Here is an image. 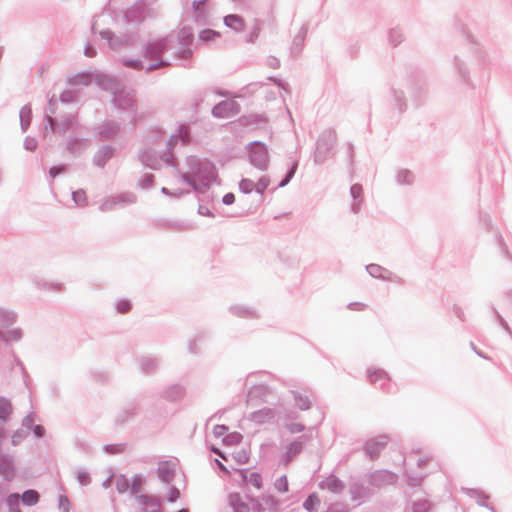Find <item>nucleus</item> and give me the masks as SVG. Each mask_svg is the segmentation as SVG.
I'll use <instances>...</instances> for the list:
<instances>
[{"label":"nucleus","mask_w":512,"mask_h":512,"mask_svg":"<svg viewBox=\"0 0 512 512\" xmlns=\"http://www.w3.org/2000/svg\"><path fill=\"white\" fill-rule=\"evenodd\" d=\"M224 23L226 26L236 30L242 31L245 28V22L242 17L239 15L231 14L224 18Z\"/></svg>","instance_id":"nucleus-1"},{"label":"nucleus","mask_w":512,"mask_h":512,"mask_svg":"<svg viewBox=\"0 0 512 512\" xmlns=\"http://www.w3.org/2000/svg\"><path fill=\"white\" fill-rule=\"evenodd\" d=\"M242 477L247 480L252 486L257 489L262 487V478L258 473H251L248 477L246 476V471H241Z\"/></svg>","instance_id":"nucleus-2"},{"label":"nucleus","mask_w":512,"mask_h":512,"mask_svg":"<svg viewBox=\"0 0 512 512\" xmlns=\"http://www.w3.org/2000/svg\"><path fill=\"white\" fill-rule=\"evenodd\" d=\"M39 500V495L35 490L25 491L22 495V501L26 505H35Z\"/></svg>","instance_id":"nucleus-3"},{"label":"nucleus","mask_w":512,"mask_h":512,"mask_svg":"<svg viewBox=\"0 0 512 512\" xmlns=\"http://www.w3.org/2000/svg\"><path fill=\"white\" fill-rule=\"evenodd\" d=\"M115 485L120 493L130 490V481L123 475L115 478Z\"/></svg>","instance_id":"nucleus-4"},{"label":"nucleus","mask_w":512,"mask_h":512,"mask_svg":"<svg viewBox=\"0 0 512 512\" xmlns=\"http://www.w3.org/2000/svg\"><path fill=\"white\" fill-rule=\"evenodd\" d=\"M12 412V405L10 401L6 399L0 400V419L5 420L9 417Z\"/></svg>","instance_id":"nucleus-5"},{"label":"nucleus","mask_w":512,"mask_h":512,"mask_svg":"<svg viewBox=\"0 0 512 512\" xmlns=\"http://www.w3.org/2000/svg\"><path fill=\"white\" fill-rule=\"evenodd\" d=\"M199 37L203 41H210L217 37H220V33L212 29H205L201 31Z\"/></svg>","instance_id":"nucleus-6"},{"label":"nucleus","mask_w":512,"mask_h":512,"mask_svg":"<svg viewBox=\"0 0 512 512\" xmlns=\"http://www.w3.org/2000/svg\"><path fill=\"white\" fill-rule=\"evenodd\" d=\"M143 484V479L139 475H134L130 482V490L132 493H137L140 491Z\"/></svg>","instance_id":"nucleus-7"},{"label":"nucleus","mask_w":512,"mask_h":512,"mask_svg":"<svg viewBox=\"0 0 512 512\" xmlns=\"http://www.w3.org/2000/svg\"><path fill=\"white\" fill-rule=\"evenodd\" d=\"M233 106V103L231 102H222L220 104H218L214 109H213V113L216 115V116H222L223 113L229 109H231Z\"/></svg>","instance_id":"nucleus-8"},{"label":"nucleus","mask_w":512,"mask_h":512,"mask_svg":"<svg viewBox=\"0 0 512 512\" xmlns=\"http://www.w3.org/2000/svg\"><path fill=\"white\" fill-rule=\"evenodd\" d=\"M319 504V499L316 495H310L304 502V507L312 511Z\"/></svg>","instance_id":"nucleus-9"},{"label":"nucleus","mask_w":512,"mask_h":512,"mask_svg":"<svg viewBox=\"0 0 512 512\" xmlns=\"http://www.w3.org/2000/svg\"><path fill=\"white\" fill-rule=\"evenodd\" d=\"M239 187L242 192L250 193L255 188V185H254L253 181H251L249 179H244L240 182Z\"/></svg>","instance_id":"nucleus-10"},{"label":"nucleus","mask_w":512,"mask_h":512,"mask_svg":"<svg viewBox=\"0 0 512 512\" xmlns=\"http://www.w3.org/2000/svg\"><path fill=\"white\" fill-rule=\"evenodd\" d=\"M117 310L121 314L128 313L131 310V304L127 300H121L117 304Z\"/></svg>","instance_id":"nucleus-11"},{"label":"nucleus","mask_w":512,"mask_h":512,"mask_svg":"<svg viewBox=\"0 0 512 512\" xmlns=\"http://www.w3.org/2000/svg\"><path fill=\"white\" fill-rule=\"evenodd\" d=\"M241 440H242L241 434H239V433H232V434L228 435L225 438L224 442L226 444L232 445V444L240 443Z\"/></svg>","instance_id":"nucleus-12"},{"label":"nucleus","mask_w":512,"mask_h":512,"mask_svg":"<svg viewBox=\"0 0 512 512\" xmlns=\"http://www.w3.org/2000/svg\"><path fill=\"white\" fill-rule=\"evenodd\" d=\"M296 405L301 410H306L310 407V401L306 397L299 396L296 399Z\"/></svg>","instance_id":"nucleus-13"},{"label":"nucleus","mask_w":512,"mask_h":512,"mask_svg":"<svg viewBox=\"0 0 512 512\" xmlns=\"http://www.w3.org/2000/svg\"><path fill=\"white\" fill-rule=\"evenodd\" d=\"M234 458L241 464H245L249 460V454L242 450L234 454Z\"/></svg>","instance_id":"nucleus-14"},{"label":"nucleus","mask_w":512,"mask_h":512,"mask_svg":"<svg viewBox=\"0 0 512 512\" xmlns=\"http://www.w3.org/2000/svg\"><path fill=\"white\" fill-rule=\"evenodd\" d=\"M269 180L266 178H261L257 184L255 185V189L257 192L263 193V191L268 187Z\"/></svg>","instance_id":"nucleus-15"},{"label":"nucleus","mask_w":512,"mask_h":512,"mask_svg":"<svg viewBox=\"0 0 512 512\" xmlns=\"http://www.w3.org/2000/svg\"><path fill=\"white\" fill-rule=\"evenodd\" d=\"M73 199L76 203L82 204L86 200V195L83 191H76L73 193Z\"/></svg>","instance_id":"nucleus-16"},{"label":"nucleus","mask_w":512,"mask_h":512,"mask_svg":"<svg viewBox=\"0 0 512 512\" xmlns=\"http://www.w3.org/2000/svg\"><path fill=\"white\" fill-rule=\"evenodd\" d=\"M180 496V492L176 488H171L167 494L168 500L170 502L176 501Z\"/></svg>","instance_id":"nucleus-17"},{"label":"nucleus","mask_w":512,"mask_h":512,"mask_svg":"<svg viewBox=\"0 0 512 512\" xmlns=\"http://www.w3.org/2000/svg\"><path fill=\"white\" fill-rule=\"evenodd\" d=\"M227 432V427L224 425H216L213 429V433L216 437H222Z\"/></svg>","instance_id":"nucleus-18"},{"label":"nucleus","mask_w":512,"mask_h":512,"mask_svg":"<svg viewBox=\"0 0 512 512\" xmlns=\"http://www.w3.org/2000/svg\"><path fill=\"white\" fill-rule=\"evenodd\" d=\"M276 485H277L278 490H280V491L286 492L288 490V483H287L286 478H282V479L278 480Z\"/></svg>","instance_id":"nucleus-19"},{"label":"nucleus","mask_w":512,"mask_h":512,"mask_svg":"<svg viewBox=\"0 0 512 512\" xmlns=\"http://www.w3.org/2000/svg\"><path fill=\"white\" fill-rule=\"evenodd\" d=\"M235 201V195L233 193H227L224 197H223V202L226 204V205H230L232 203H234Z\"/></svg>","instance_id":"nucleus-20"},{"label":"nucleus","mask_w":512,"mask_h":512,"mask_svg":"<svg viewBox=\"0 0 512 512\" xmlns=\"http://www.w3.org/2000/svg\"><path fill=\"white\" fill-rule=\"evenodd\" d=\"M294 171H295V168H292L290 170V172L288 173L287 177L280 183L281 187L285 186L289 182V180L291 179V177L294 174Z\"/></svg>","instance_id":"nucleus-21"},{"label":"nucleus","mask_w":512,"mask_h":512,"mask_svg":"<svg viewBox=\"0 0 512 512\" xmlns=\"http://www.w3.org/2000/svg\"><path fill=\"white\" fill-rule=\"evenodd\" d=\"M62 172L61 167H52L49 171L51 177H55Z\"/></svg>","instance_id":"nucleus-22"},{"label":"nucleus","mask_w":512,"mask_h":512,"mask_svg":"<svg viewBox=\"0 0 512 512\" xmlns=\"http://www.w3.org/2000/svg\"><path fill=\"white\" fill-rule=\"evenodd\" d=\"M362 192V188L360 186H357V185H354L352 188H351V193L353 194L354 197L360 195Z\"/></svg>","instance_id":"nucleus-23"},{"label":"nucleus","mask_w":512,"mask_h":512,"mask_svg":"<svg viewBox=\"0 0 512 512\" xmlns=\"http://www.w3.org/2000/svg\"><path fill=\"white\" fill-rule=\"evenodd\" d=\"M26 148L29 150H34L36 148V142L34 140H26L25 142Z\"/></svg>","instance_id":"nucleus-24"},{"label":"nucleus","mask_w":512,"mask_h":512,"mask_svg":"<svg viewBox=\"0 0 512 512\" xmlns=\"http://www.w3.org/2000/svg\"><path fill=\"white\" fill-rule=\"evenodd\" d=\"M125 65L129 66V67H132V68H135V69H139L140 68V64H139L138 61H126Z\"/></svg>","instance_id":"nucleus-25"},{"label":"nucleus","mask_w":512,"mask_h":512,"mask_svg":"<svg viewBox=\"0 0 512 512\" xmlns=\"http://www.w3.org/2000/svg\"><path fill=\"white\" fill-rule=\"evenodd\" d=\"M85 55L88 57H93L96 55V53L92 47H87L85 50Z\"/></svg>","instance_id":"nucleus-26"},{"label":"nucleus","mask_w":512,"mask_h":512,"mask_svg":"<svg viewBox=\"0 0 512 512\" xmlns=\"http://www.w3.org/2000/svg\"><path fill=\"white\" fill-rule=\"evenodd\" d=\"M217 463H218V465H219V467H220V469H221V470H223V471H224V472H226V473H229V471L227 470V468H226V467H225L221 462L217 461Z\"/></svg>","instance_id":"nucleus-27"},{"label":"nucleus","mask_w":512,"mask_h":512,"mask_svg":"<svg viewBox=\"0 0 512 512\" xmlns=\"http://www.w3.org/2000/svg\"><path fill=\"white\" fill-rule=\"evenodd\" d=\"M35 433L38 435V436H41L42 435V428L40 426H37L36 429H35Z\"/></svg>","instance_id":"nucleus-28"},{"label":"nucleus","mask_w":512,"mask_h":512,"mask_svg":"<svg viewBox=\"0 0 512 512\" xmlns=\"http://www.w3.org/2000/svg\"><path fill=\"white\" fill-rule=\"evenodd\" d=\"M261 156L263 157V161H262V163H261L260 165H261V166H265V164H266V155H265V153H264V152H262V155H261Z\"/></svg>","instance_id":"nucleus-29"},{"label":"nucleus","mask_w":512,"mask_h":512,"mask_svg":"<svg viewBox=\"0 0 512 512\" xmlns=\"http://www.w3.org/2000/svg\"><path fill=\"white\" fill-rule=\"evenodd\" d=\"M213 452L221 456L223 459H226L218 449H213Z\"/></svg>","instance_id":"nucleus-30"},{"label":"nucleus","mask_w":512,"mask_h":512,"mask_svg":"<svg viewBox=\"0 0 512 512\" xmlns=\"http://www.w3.org/2000/svg\"><path fill=\"white\" fill-rule=\"evenodd\" d=\"M333 490H336L337 489V484L336 483H333V486L331 487Z\"/></svg>","instance_id":"nucleus-31"},{"label":"nucleus","mask_w":512,"mask_h":512,"mask_svg":"<svg viewBox=\"0 0 512 512\" xmlns=\"http://www.w3.org/2000/svg\"><path fill=\"white\" fill-rule=\"evenodd\" d=\"M204 2H205V1H203V2H199V3L197 4V6H196V9H199V5H200V4H204Z\"/></svg>","instance_id":"nucleus-32"}]
</instances>
